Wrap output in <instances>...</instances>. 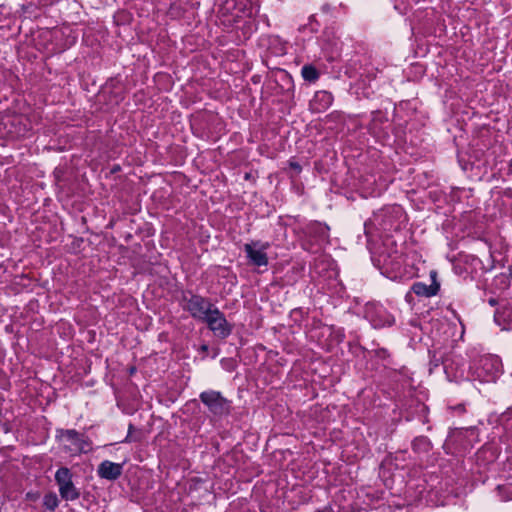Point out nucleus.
<instances>
[{
	"mask_svg": "<svg viewBox=\"0 0 512 512\" xmlns=\"http://www.w3.org/2000/svg\"><path fill=\"white\" fill-rule=\"evenodd\" d=\"M402 218H404V212L400 206L386 207L375 213L373 218L365 223V233L367 236H370L372 226L378 227L384 232L396 230L399 228Z\"/></svg>",
	"mask_w": 512,
	"mask_h": 512,
	"instance_id": "1",
	"label": "nucleus"
},
{
	"mask_svg": "<svg viewBox=\"0 0 512 512\" xmlns=\"http://www.w3.org/2000/svg\"><path fill=\"white\" fill-rule=\"evenodd\" d=\"M470 369L480 381L490 382L494 381L502 372V362L496 355H484Z\"/></svg>",
	"mask_w": 512,
	"mask_h": 512,
	"instance_id": "2",
	"label": "nucleus"
},
{
	"mask_svg": "<svg viewBox=\"0 0 512 512\" xmlns=\"http://www.w3.org/2000/svg\"><path fill=\"white\" fill-rule=\"evenodd\" d=\"M57 438L64 445L65 449L72 454L87 453L91 450V443L83 435L73 429L58 430Z\"/></svg>",
	"mask_w": 512,
	"mask_h": 512,
	"instance_id": "3",
	"label": "nucleus"
},
{
	"mask_svg": "<svg viewBox=\"0 0 512 512\" xmlns=\"http://www.w3.org/2000/svg\"><path fill=\"white\" fill-rule=\"evenodd\" d=\"M55 481L59 488V493L65 501H75L80 497V491L72 481V473L66 467L59 468L55 473Z\"/></svg>",
	"mask_w": 512,
	"mask_h": 512,
	"instance_id": "4",
	"label": "nucleus"
},
{
	"mask_svg": "<svg viewBox=\"0 0 512 512\" xmlns=\"http://www.w3.org/2000/svg\"><path fill=\"white\" fill-rule=\"evenodd\" d=\"M215 306L207 298L200 295L191 294L189 297L183 299V309L190 313V315L200 321L207 318V315Z\"/></svg>",
	"mask_w": 512,
	"mask_h": 512,
	"instance_id": "5",
	"label": "nucleus"
},
{
	"mask_svg": "<svg viewBox=\"0 0 512 512\" xmlns=\"http://www.w3.org/2000/svg\"><path fill=\"white\" fill-rule=\"evenodd\" d=\"M199 397L201 402L214 416H223L230 412V402L218 391H203Z\"/></svg>",
	"mask_w": 512,
	"mask_h": 512,
	"instance_id": "6",
	"label": "nucleus"
},
{
	"mask_svg": "<svg viewBox=\"0 0 512 512\" xmlns=\"http://www.w3.org/2000/svg\"><path fill=\"white\" fill-rule=\"evenodd\" d=\"M203 322L207 323L209 329L219 338H226L232 332V326L226 320L224 314L217 308L214 307L207 318H204Z\"/></svg>",
	"mask_w": 512,
	"mask_h": 512,
	"instance_id": "7",
	"label": "nucleus"
},
{
	"mask_svg": "<svg viewBox=\"0 0 512 512\" xmlns=\"http://www.w3.org/2000/svg\"><path fill=\"white\" fill-rule=\"evenodd\" d=\"M365 315L374 328L392 326L395 323L394 316L381 304L367 305Z\"/></svg>",
	"mask_w": 512,
	"mask_h": 512,
	"instance_id": "8",
	"label": "nucleus"
},
{
	"mask_svg": "<svg viewBox=\"0 0 512 512\" xmlns=\"http://www.w3.org/2000/svg\"><path fill=\"white\" fill-rule=\"evenodd\" d=\"M269 247L268 243H261L259 241L246 243L244 251L249 259V262L254 266H266L268 264V257L266 250Z\"/></svg>",
	"mask_w": 512,
	"mask_h": 512,
	"instance_id": "9",
	"label": "nucleus"
},
{
	"mask_svg": "<svg viewBox=\"0 0 512 512\" xmlns=\"http://www.w3.org/2000/svg\"><path fill=\"white\" fill-rule=\"evenodd\" d=\"M444 372L449 380H459L464 377V362L460 357L446 358L443 362Z\"/></svg>",
	"mask_w": 512,
	"mask_h": 512,
	"instance_id": "10",
	"label": "nucleus"
},
{
	"mask_svg": "<svg viewBox=\"0 0 512 512\" xmlns=\"http://www.w3.org/2000/svg\"><path fill=\"white\" fill-rule=\"evenodd\" d=\"M432 283L427 285L422 282H416L412 286V291L418 296L432 297L435 296L440 288L439 283L436 281V272L432 271L431 274Z\"/></svg>",
	"mask_w": 512,
	"mask_h": 512,
	"instance_id": "11",
	"label": "nucleus"
},
{
	"mask_svg": "<svg viewBox=\"0 0 512 512\" xmlns=\"http://www.w3.org/2000/svg\"><path fill=\"white\" fill-rule=\"evenodd\" d=\"M333 102V96L330 92L327 91H317L310 101V109L313 112H323L327 110Z\"/></svg>",
	"mask_w": 512,
	"mask_h": 512,
	"instance_id": "12",
	"label": "nucleus"
},
{
	"mask_svg": "<svg viewBox=\"0 0 512 512\" xmlns=\"http://www.w3.org/2000/svg\"><path fill=\"white\" fill-rule=\"evenodd\" d=\"M97 473L103 479L116 480L122 473V465L105 460L98 466Z\"/></svg>",
	"mask_w": 512,
	"mask_h": 512,
	"instance_id": "13",
	"label": "nucleus"
},
{
	"mask_svg": "<svg viewBox=\"0 0 512 512\" xmlns=\"http://www.w3.org/2000/svg\"><path fill=\"white\" fill-rule=\"evenodd\" d=\"M245 0H223L219 12L223 15H230L232 20L240 17L245 6Z\"/></svg>",
	"mask_w": 512,
	"mask_h": 512,
	"instance_id": "14",
	"label": "nucleus"
},
{
	"mask_svg": "<svg viewBox=\"0 0 512 512\" xmlns=\"http://www.w3.org/2000/svg\"><path fill=\"white\" fill-rule=\"evenodd\" d=\"M307 234L315 238L316 242H322L329 236V227L319 222L311 223L307 226Z\"/></svg>",
	"mask_w": 512,
	"mask_h": 512,
	"instance_id": "15",
	"label": "nucleus"
},
{
	"mask_svg": "<svg viewBox=\"0 0 512 512\" xmlns=\"http://www.w3.org/2000/svg\"><path fill=\"white\" fill-rule=\"evenodd\" d=\"M497 492L502 501L512 500V477L506 483L498 485Z\"/></svg>",
	"mask_w": 512,
	"mask_h": 512,
	"instance_id": "16",
	"label": "nucleus"
},
{
	"mask_svg": "<svg viewBox=\"0 0 512 512\" xmlns=\"http://www.w3.org/2000/svg\"><path fill=\"white\" fill-rule=\"evenodd\" d=\"M412 448L417 453L427 452L430 449V441L424 436L417 437L412 442Z\"/></svg>",
	"mask_w": 512,
	"mask_h": 512,
	"instance_id": "17",
	"label": "nucleus"
},
{
	"mask_svg": "<svg viewBox=\"0 0 512 512\" xmlns=\"http://www.w3.org/2000/svg\"><path fill=\"white\" fill-rule=\"evenodd\" d=\"M494 319L499 325L510 324L512 322V308H504L502 311H497Z\"/></svg>",
	"mask_w": 512,
	"mask_h": 512,
	"instance_id": "18",
	"label": "nucleus"
},
{
	"mask_svg": "<svg viewBox=\"0 0 512 512\" xmlns=\"http://www.w3.org/2000/svg\"><path fill=\"white\" fill-rule=\"evenodd\" d=\"M302 77L309 82H314L319 78V73L315 67L311 65H305L301 70Z\"/></svg>",
	"mask_w": 512,
	"mask_h": 512,
	"instance_id": "19",
	"label": "nucleus"
},
{
	"mask_svg": "<svg viewBox=\"0 0 512 512\" xmlns=\"http://www.w3.org/2000/svg\"><path fill=\"white\" fill-rule=\"evenodd\" d=\"M43 504L48 510L54 511L59 505L57 495L53 492L46 494L43 499Z\"/></svg>",
	"mask_w": 512,
	"mask_h": 512,
	"instance_id": "20",
	"label": "nucleus"
},
{
	"mask_svg": "<svg viewBox=\"0 0 512 512\" xmlns=\"http://www.w3.org/2000/svg\"><path fill=\"white\" fill-rule=\"evenodd\" d=\"M316 512H334V510L331 506L327 505L324 506L323 508L316 510Z\"/></svg>",
	"mask_w": 512,
	"mask_h": 512,
	"instance_id": "21",
	"label": "nucleus"
},
{
	"mask_svg": "<svg viewBox=\"0 0 512 512\" xmlns=\"http://www.w3.org/2000/svg\"><path fill=\"white\" fill-rule=\"evenodd\" d=\"M489 304H490L491 306L496 305V300H495V299H493V298H491V299L489 300Z\"/></svg>",
	"mask_w": 512,
	"mask_h": 512,
	"instance_id": "22",
	"label": "nucleus"
},
{
	"mask_svg": "<svg viewBox=\"0 0 512 512\" xmlns=\"http://www.w3.org/2000/svg\"><path fill=\"white\" fill-rule=\"evenodd\" d=\"M202 349H203V351H206L207 346H206V345H204V346L202 347Z\"/></svg>",
	"mask_w": 512,
	"mask_h": 512,
	"instance_id": "23",
	"label": "nucleus"
}]
</instances>
